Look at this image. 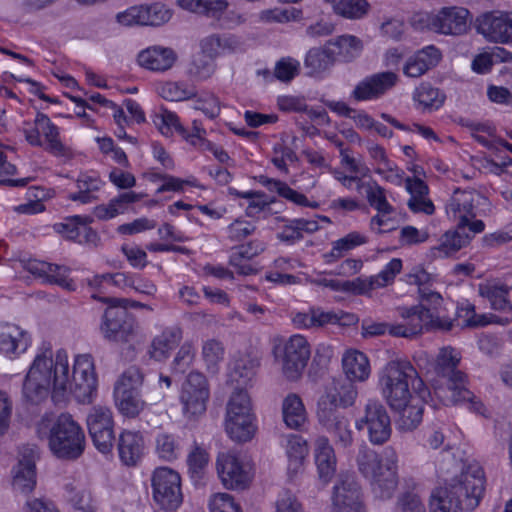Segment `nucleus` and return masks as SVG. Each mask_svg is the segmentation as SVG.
<instances>
[{"label": "nucleus", "instance_id": "f257e3e1", "mask_svg": "<svg viewBox=\"0 0 512 512\" xmlns=\"http://www.w3.org/2000/svg\"><path fill=\"white\" fill-rule=\"evenodd\" d=\"M68 357L59 350L53 359L51 348L37 354L24 378L23 398L31 404H40L51 393L55 402L64 400L68 386Z\"/></svg>", "mask_w": 512, "mask_h": 512}, {"label": "nucleus", "instance_id": "f03ea898", "mask_svg": "<svg viewBox=\"0 0 512 512\" xmlns=\"http://www.w3.org/2000/svg\"><path fill=\"white\" fill-rule=\"evenodd\" d=\"M460 353L450 346L440 349L435 363L437 378L433 382V395L445 406L467 402L475 412H481L482 403L466 387L467 376L458 365Z\"/></svg>", "mask_w": 512, "mask_h": 512}, {"label": "nucleus", "instance_id": "7ed1b4c3", "mask_svg": "<svg viewBox=\"0 0 512 512\" xmlns=\"http://www.w3.org/2000/svg\"><path fill=\"white\" fill-rule=\"evenodd\" d=\"M360 473L370 480L373 492L382 499L390 498L398 485V455L388 446L381 457L372 449L361 446L356 458Z\"/></svg>", "mask_w": 512, "mask_h": 512}, {"label": "nucleus", "instance_id": "20e7f679", "mask_svg": "<svg viewBox=\"0 0 512 512\" xmlns=\"http://www.w3.org/2000/svg\"><path fill=\"white\" fill-rule=\"evenodd\" d=\"M48 444L51 452L57 458L75 460L85 450V433L70 414L62 413L50 429Z\"/></svg>", "mask_w": 512, "mask_h": 512}, {"label": "nucleus", "instance_id": "39448f33", "mask_svg": "<svg viewBox=\"0 0 512 512\" xmlns=\"http://www.w3.org/2000/svg\"><path fill=\"white\" fill-rule=\"evenodd\" d=\"M411 377H415V368L408 361H391L382 369L379 387L390 408H400L409 403Z\"/></svg>", "mask_w": 512, "mask_h": 512}, {"label": "nucleus", "instance_id": "423d86ee", "mask_svg": "<svg viewBox=\"0 0 512 512\" xmlns=\"http://www.w3.org/2000/svg\"><path fill=\"white\" fill-rule=\"evenodd\" d=\"M445 489L466 512L473 511L480 503L485 491V477L478 463L465 465L461 473L447 483Z\"/></svg>", "mask_w": 512, "mask_h": 512}, {"label": "nucleus", "instance_id": "0eeeda50", "mask_svg": "<svg viewBox=\"0 0 512 512\" xmlns=\"http://www.w3.org/2000/svg\"><path fill=\"white\" fill-rule=\"evenodd\" d=\"M273 351L281 364L284 377L290 381L298 380L311 355L307 339L299 334L292 335L283 344L275 346Z\"/></svg>", "mask_w": 512, "mask_h": 512}, {"label": "nucleus", "instance_id": "6e6552de", "mask_svg": "<svg viewBox=\"0 0 512 512\" xmlns=\"http://www.w3.org/2000/svg\"><path fill=\"white\" fill-rule=\"evenodd\" d=\"M101 332L110 342L132 343L138 337V325L125 306L111 303L102 317Z\"/></svg>", "mask_w": 512, "mask_h": 512}, {"label": "nucleus", "instance_id": "1a4fd4ad", "mask_svg": "<svg viewBox=\"0 0 512 512\" xmlns=\"http://www.w3.org/2000/svg\"><path fill=\"white\" fill-rule=\"evenodd\" d=\"M24 135L30 145L43 147L54 156H65L68 152L61 140L60 129L42 112L36 114L34 128L25 129Z\"/></svg>", "mask_w": 512, "mask_h": 512}, {"label": "nucleus", "instance_id": "9d476101", "mask_svg": "<svg viewBox=\"0 0 512 512\" xmlns=\"http://www.w3.org/2000/svg\"><path fill=\"white\" fill-rule=\"evenodd\" d=\"M67 393L79 403H90L97 390V378L91 355L83 354L75 358L72 379L68 376Z\"/></svg>", "mask_w": 512, "mask_h": 512}, {"label": "nucleus", "instance_id": "9b49d317", "mask_svg": "<svg viewBox=\"0 0 512 512\" xmlns=\"http://www.w3.org/2000/svg\"><path fill=\"white\" fill-rule=\"evenodd\" d=\"M88 433L95 448L103 453H110L115 441L113 413L110 408L93 406L86 417Z\"/></svg>", "mask_w": 512, "mask_h": 512}, {"label": "nucleus", "instance_id": "f8f14e48", "mask_svg": "<svg viewBox=\"0 0 512 512\" xmlns=\"http://www.w3.org/2000/svg\"><path fill=\"white\" fill-rule=\"evenodd\" d=\"M209 395L206 377L200 372H190L183 382L180 392L183 414L187 418H193L205 413Z\"/></svg>", "mask_w": 512, "mask_h": 512}, {"label": "nucleus", "instance_id": "ddd939ff", "mask_svg": "<svg viewBox=\"0 0 512 512\" xmlns=\"http://www.w3.org/2000/svg\"><path fill=\"white\" fill-rule=\"evenodd\" d=\"M153 498L163 509H176L182 503L180 475L167 467L157 468L152 476Z\"/></svg>", "mask_w": 512, "mask_h": 512}, {"label": "nucleus", "instance_id": "4468645a", "mask_svg": "<svg viewBox=\"0 0 512 512\" xmlns=\"http://www.w3.org/2000/svg\"><path fill=\"white\" fill-rule=\"evenodd\" d=\"M358 430L367 428L369 440L373 444H383L391 436V422L386 408L378 401L369 400L365 405L364 416L356 421Z\"/></svg>", "mask_w": 512, "mask_h": 512}, {"label": "nucleus", "instance_id": "2eb2a0df", "mask_svg": "<svg viewBox=\"0 0 512 512\" xmlns=\"http://www.w3.org/2000/svg\"><path fill=\"white\" fill-rule=\"evenodd\" d=\"M216 469L222 484L227 489L243 490L248 487L252 479L249 467L232 452L218 454Z\"/></svg>", "mask_w": 512, "mask_h": 512}, {"label": "nucleus", "instance_id": "dca6fc26", "mask_svg": "<svg viewBox=\"0 0 512 512\" xmlns=\"http://www.w3.org/2000/svg\"><path fill=\"white\" fill-rule=\"evenodd\" d=\"M39 449L36 445L26 444L19 449L18 462L13 468L12 485L16 491L30 493L36 486V461Z\"/></svg>", "mask_w": 512, "mask_h": 512}, {"label": "nucleus", "instance_id": "f3484780", "mask_svg": "<svg viewBox=\"0 0 512 512\" xmlns=\"http://www.w3.org/2000/svg\"><path fill=\"white\" fill-rule=\"evenodd\" d=\"M477 30L488 41L512 43V12L491 11L477 18Z\"/></svg>", "mask_w": 512, "mask_h": 512}, {"label": "nucleus", "instance_id": "a211bd4d", "mask_svg": "<svg viewBox=\"0 0 512 512\" xmlns=\"http://www.w3.org/2000/svg\"><path fill=\"white\" fill-rule=\"evenodd\" d=\"M334 512H365L360 486L351 475H339L332 493Z\"/></svg>", "mask_w": 512, "mask_h": 512}, {"label": "nucleus", "instance_id": "6ab92c4d", "mask_svg": "<svg viewBox=\"0 0 512 512\" xmlns=\"http://www.w3.org/2000/svg\"><path fill=\"white\" fill-rule=\"evenodd\" d=\"M470 12L463 7H444L437 14L427 16V25L433 31L446 35H462L468 29Z\"/></svg>", "mask_w": 512, "mask_h": 512}, {"label": "nucleus", "instance_id": "aec40b11", "mask_svg": "<svg viewBox=\"0 0 512 512\" xmlns=\"http://www.w3.org/2000/svg\"><path fill=\"white\" fill-rule=\"evenodd\" d=\"M484 198L474 190L456 189L446 205L447 214L458 221L459 229H465L469 220L476 217V207Z\"/></svg>", "mask_w": 512, "mask_h": 512}, {"label": "nucleus", "instance_id": "412c9836", "mask_svg": "<svg viewBox=\"0 0 512 512\" xmlns=\"http://www.w3.org/2000/svg\"><path fill=\"white\" fill-rule=\"evenodd\" d=\"M349 378L333 379L325 393L319 398L317 409L338 410V407H349L358 395L357 388Z\"/></svg>", "mask_w": 512, "mask_h": 512}, {"label": "nucleus", "instance_id": "4be33fe9", "mask_svg": "<svg viewBox=\"0 0 512 512\" xmlns=\"http://www.w3.org/2000/svg\"><path fill=\"white\" fill-rule=\"evenodd\" d=\"M319 423L332 435L336 445L346 449L353 444L349 419L338 410L317 409Z\"/></svg>", "mask_w": 512, "mask_h": 512}, {"label": "nucleus", "instance_id": "5701e85b", "mask_svg": "<svg viewBox=\"0 0 512 512\" xmlns=\"http://www.w3.org/2000/svg\"><path fill=\"white\" fill-rule=\"evenodd\" d=\"M398 76L391 71L364 78L354 88L352 97L357 101L377 99L396 85Z\"/></svg>", "mask_w": 512, "mask_h": 512}, {"label": "nucleus", "instance_id": "b1692460", "mask_svg": "<svg viewBox=\"0 0 512 512\" xmlns=\"http://www.w3.org/2000/svg\"><path fill=\"white\" fill-rule=\"evenodd\" d=\"M31 339L27 331L18 325L8 322L0 323V352L14 358L25 352Z\"/></svg>", "mask_w": 512, "mask_h": 512}, {"label": "nucleus", "instance_id": "393cba45", "mask_svg": "<svg viewBox=\"0 0 512 512\" xmlns=\"http://www.w3.org/2000/svg\"><path fill=\"white\" fill-rule=\"evenodd\" d=\"M177 55L173 49L162 46H152L142 50L137 57L139 65L151 71H166L176 61Z\"/></svg>", "mask_w": 512, "mask_h": 512}, {"label": "nucleus", "instance_id": "a878e982", "mask_svg": "<svg viewBox=\"0 0 512 512\" xmlns=\"http://www.w3.org/2000/svg\"><path fill=\"white\" fill-rule=\"evenodd\" d=\"M315 464L320 480L327 484L336 472V456L327 437H318L315 441Z\"/></svg>", "mask_w": 512, "mask_h": 512}, {"label": "nucleus", "instance_id": "bb28decb", "mask_svg": "<svg viewBox=\"0 0 512 512\" xmlns=\"http://www.w3.org/2000/svg\"><path fill=\"white\" fill-rule=\"evenodd\" d=\"M441 59L440 51L434 46H427L411 56L403 67L408 77L417 78L435 67Z\"/></svg>", "mask_w": 512, "mask_h": 512}, {"label": "nucleus", "instance_id": "cd10ccee", "mask_svg": "<svg viewBox=\"0 0 512 512\" xmlns=\"http://www.w3.org/2000/svg\"><path fill=\"white\" fill-rule=\"evenodd\" d=\"M120 460L127 466L135 465L143 455L144 440L139 432L124 430L117 442Z\"/></svg>", "mask_w": 512, "mask_h": 512}, {"label": "nucleus", "instance_id": "c85d7f7f", "mask_svg": "<svg viewBox=\"0 0 512 512\" xmlns=\"http://www.w3.org/2000/svg\"><path fill=\"white\" fill-rule=\"evenodd\" d=\"M511 287L500 282H488L480 284L479 295L490 302L493 310L512 313V303L509 300Z\"/></svg>", "mask_w": 512, "mask_h": 512}, {"label": "nucleus", "instance_id": "c756f323", "mask_svg": "<svg viewBox=\"0 0 512 512\" xmlns=\"http://www.w3.org/2000/svg\"><path fill=\"white\" fill-rule=\"evenodd\" d=\"M327 45L335 62H351L360 55L363 48L361 41L352 35L339 36L328 41Z\"/></svg>", "mask_w": 512, "mask_h": 512}, {"label": "nucleus", "instance_id": "7c9ffc66", "mask_svg": "<svg viewBox=\"0 0 512 512\" xmlns=\"http://www.w3.org/2000/svg\"><path fill=\"white\" fill-rule=\"evenodd\" d=\"M342 367L347 378L363 382L370 376L367 356L358 350H348L342 357Z\"/></svg>", "mask_w": 512, "mask_h": 512}, {"label": "nucleus", "instance_id": "2f4dec72", "mask_svg": "<svg viewBox=\"0 0 512 512\" xmlns=\"http://www.w3.org/2000/svg\"><path fill=\"white\" fill-rule=\"evenodd\" d=\"M183 10L220 20L228 11L227 0H177Z\"/></svg>", "mask_w": 512, "mask_h": 512}, {"label": "nucleus", "instance_id": "473e14b6", "mask_svg": "<svg viewBox=\"0 0 512 512\" xmlns=\"http://www.w3.org/2000/svg\"><path fill=\"white\" fill-rule=\"evenodd\" d=\"M282 416L286 426L298 430L307 421V412L299 395L290 393L282 402Z\"/></svg>", "mask_w": 512, "mask_h": 512}, {"label": "nucleus", "instance_id": "72a5a7b5", "mask_svg": "<svg viewBox=\"0 0 512 512\" xmlns=\"http://www.w3.org/2000/svg\"><path fill=\"white\" fill-rule=\"evenodd\" d=\"M464 229H457L454 231H447L440 238V243L438 246L433 247L431 249V253L435 258H445L449 257L456 252H458L461 248L465 247L469 244L471 237L464 233Z\"/></svg>", "mask_w": 512, "mask_h": 512}, {"label": "nucleus", "instance_id": "f704fd0d", "mask_svg": "<svg viewBox=\"0 0 512 512\" xmlns=\"http://www.w3.org/2000/svg\"><path fill=\"white\" fill-rule=\"evenodd\" d=\"M199 46L204 53L216 58L221 54L235 52L240 42L234 35L211 34L201 39Z\"/></svg>", "mask_w": 512, "mask_h": 512}, {"label": "nucleus", "instance_id": "c9c22d12", "mask_svg": "<svg viewBox=\"0 0 512 512\" xmlns=\"http://www.w3.org/2000/svg\"><path fill=\"white\" fill-rule=\"evenodd\" d=\"M401 269V259L393 258L377 275L366 279L362 278L363 285H361V294L393 283L396 275L401 272Z\"/></svg>", "mask_w": 512, "mask_h": 512}, {"label": "nucleus", "instance_id": "e433bc0d", "mask_svg": "<svg viewBox=\"0 0 512 512\" xmlns=\"http://www.w3.org/2000/svg\"><path fill=\"white\" fill-rule=\"evenodd\" d=\"M400 315L412 337L417 336L426 330L427 318L431 317L429 307L424 304H419L410 308H402Z\"/></svg>", "mask_w": 512, "mask_h": 512}, {"label": "nucleus", "instance_id": "4c0bfd02", "mask_svg": "<svg viewBox=\"0 0 512 512\" xmlns=\"http://www.w3.org/2000/svg\"><path fill=\"white\" fill-rule=\"evenodd\" d=\"M181 337V330L179 328L164 330L153 340L149 350L150 357L157 361L167 358L169 351L180 342Z\"/></svg>", "mask_w": 512, "mask_h": 512}, {"label": "nucleus", "instance_id": "58836bf2", "mask_svg": "<svg viewBox=\"0 0 512 512\" xmlns=\"http://www.w3.org/2000/svg\"><path fill=\"white\" fill-rule=\"evenodd\" d=\"M114 397L119 411L128 417H135L144 407L139 391L115 390Z\"/></svg>", "mask_w": 512, "mask_h": 512}, {"label": "nucleus", "instance_id": "ea45409f", "mask_svg": "<svg viewBox=\"0 0 512 512\" xmlns=\"http://www.w3.org/2000/svg\"><path fill=\"white\" fill-rule=\"evenodd\" d=\"M329 50L326 44L324 48H312L307 52L304 64L310 70L309 74H319L333 66L335 61Z\"/></svg>", "mask_w": 512, "mask_h": 512}, {"label": "nucleus", "instance_id": "a19ab883", "mask_svg": "<svg viewBox=\"0 0 512 512\" xmlns=\"http://www.w3.org/2000/svg\"><path fill=\"white\" fill-rule=\"evenodd\" d=\"M226 432L236 442H247L255 434L254 417L225 419Z\"/></svg>", "mask_w": 512, "mask_h": 512}, {"label": "nucleus", "instance_id": "79ce46f5", "mask_svg": "<svg viewBox=\"0 0 512 512\" xmlns=\"http://www.w3.org/2000/svg\"><path fill=\"white\" fill-rule=\"evenodd\" d=\"M254 417L250 397L246 391H235L227 404L226 419Z\"/></svg>", "mask_w": 512, "mask_h": 512}, {"label": "nucleus", "instance_id": "37998d69", "mask_svg": "<svg viewBox=\"0 0 512 512\" xmlns=\"http://www.w3.org/2000/svg\"><path fill=\"white\" fill-rule=\"evenodd\" d=\"M362 189L365 191L369 205L376 209L378 213L386 215L393 212L394 209L386 198V190L376 181L365 182Z\"/></svg>", "mask_w": 512, "mask_h": 512}, {"label": "nucleus", "instance_id": "c03bdc74", "mask_svg": "<svg viewBox=\"0 0 512 512\" xmlns=\"http://www.w3.org/2000/svg\"><path fill=\"white\" fill-rule=\"evenodd\" d=\"M399 412V418L396 421L398 429L402 431L414 430L422 421L423 407L419 404L405 403L403 407L391 408Z\"/></svg>", "mask_w": 512, "mask_h": 512}, {"label": "nucleus", "instance_id": "a18cd8bd", "mask_svg": "<svg viewBox=\"0 0 512 512\" xmlns=\"http://www.w3.org/2000/svg\"><path fill=\"white\" fill-rule=\"evenodd\" d=\"M209 462V454L207 451L194 443L193 449L187 457L188 472L191 479L198 483L205 474Z\"/></svg>", "mask_w": 512, "mask_h": 512}, {"label": "nucleus", "instance_id": "49530a36", "mask_svg": "<svg viewBox=\"0 0 512 512\" xmlns=\"http://www.w3.org/2000/svg\"><path fill=\"white\" fill-rule=\"evenodd\" d=\"M214 60V57L204 53L200 49V52L193 56L191 63L189 64V75L197 80H206L210 78L216 70Z\"/></svg>", "mask_w": 512, "mask_h": 512}, {"label": "nucleus", "instance_id": "de8ad7c7", "mask_svg": "<svg viewBox=\"0 0 512 512\" xmlns=\"http://www.w3.org/2000/svg\"><path fill=\"white\" fill-rule=\"evenodd\" d=\"M144 26H160L167 23L173 12L165 4L155 2L141 5Z\"/></svg>", "mask_w": 512, "mask_h": 512}, {"label": "nucleus", "instance_id": "09e8293b", "mask_svg": "<svg viewBox=\"0 0 512 512\" xmlns=\"http://www.w3.org/2000/svg\"><path fill=\"white\" fill-rule=\"evenodd\" d=\"M414 99L425 109H438L445 100V95L429 83H422L415 91Z\"/></svg>", "mask_w": 512, "mask_h": 512}, {"label": "nucleus", "instance_id": "8fccbe9b", "mask_svg": "<svg viewBox=\"0 0 512 512\" xmlns=\"http://www.w3.org/2000/svg\"><path fill=\"white\" fill-rule=\"evenodd\" d=\"M365 242L366 238L358 232H351L347 234L345 237L335 241L331 251L324 255L326 262L329 263L343 257L345 252L355 248L356 246L364 244Z\"/></svg>", "mask_w": 512, "mask_h": 512}, {"label": "nucleus", "instance_id": "3c124183", "mask_svg": "<svg viewBox=\"0 0 512 512\" xmlns=\"http://www.w3.org/2000/svg\"><path fill=\"white\" fill-rule=\"evenodd\" d=\"M444 488L436 489L430 499L431 512H458L463 511L462 506Z\"/></svg>", "mask_w": 512, "mask_h": 512}, {"label": "nucleus", "instance_id": "603ef678", "mask_svg": "<svg viewBox=\"0 0 512 512\" xmlns=\"http://www.w3.org/2000/svg\"><path fill=\"white\" fill-rule=\"evenodd\" d=\"M259 362L248 355L241 356L235 360L233 365L232 377L240 384L247 385L255 375Z\"/></svg>", "mask_w": 512, "mask_h": 512}, {"label": "nucleus", "instance_id": "864d4df0", "mask_svg": "<svg viewBox=\"0 0 512 512\" xmlns=\"http://www.w3.org/2000/svg\"><path fill=\"white\" fill-rule=\"evenodd\" d=\"M159 93L169 101H184L196 96L195 88L183 82H167L160 87Z\"/></svg>", "mask_w": 512, "mask_h": 512}, {"label": "nucleus", "instance_id": "5fc2aeb1", "mask_svg": "<svg viewBox=\"0 0 512 512\" xmlns=\"http://www.w3.org/2000/svg\"><path fill=\"white\" fill-rule=\"evenodd\" d=\"M156 452L165 461H173L178 457L179 444L174 435L160 433L156 437Z\"/></svg>", "mask_w": 512, "mask_h": 512}, {"label": "nucleus", "instance_id": "6e6d98bb", "mask_svg": "<svg viewBox=\"0 0 512 512\" xmlns=\"http://www.w3.org/2000/svg\"><path fill=\"white\" fill-rule=\"evenodd\" d=\"M155 124L164 136H171L173 131L186 137V129L180 124L178 116L168 110H164L156 117Z\"/></svg>", "mask_w": 512, "mask_h": 512}, {"label": "nucleus", "instance_id": "4d7b16f0", "mask_svg": "<svg viewBox=\"0 0 512 512\" xmlns=\"http://www.w3.org/2000/svg\"><path fill=\"white\" fill-rule=\"evenodd\" d=\"M16 172V166L7 160V156L3 151H0V185L8 187H24L30 182V178H9V176L15 175Z\"/></svg>", "mask_w": 512, "mask_h": 512}, {"label": "nucleus", "instance_id": "13d9d810", "mask_svg": "<svg viewBox=\"0 0 512 512\" xmlns=\"http://www.w3.org/2000/svg\"><path fill=\"white\" fill-rule=\"evenodd\" d=\"M144 382V374L140 368L131 366L126 369L117 380L115 390L139 391Z\"/></svg>", "mask_w": 512, "mask_h": 512}, {"label": "nucleus", "instance_id": "bf43d9fd", "mask_svg": "<svg viewBox=\"0 0 512 512\" xmlns=\"http://www.w3.org/2000/svg\"><path fill=\"white\" fill-rule=\"evenodd\" d=\"M315 329L323 328L330 324H347L353 320V315L343 312L324 311L321 308H313Z\"/></svg>", "mask_w": 512, "mask_h": 512}, {"label": "nucleus", "instance_id": "052dcab7", "mask_svg": "<svg viewBox=\"0 0 512 512\" xmlns=\"http://www.w3.org/2000/svg\"><path fill=\"white\" fill-rule=\"evenodd\" d=\"M171 383L172 380L167 375L161 373L152 375L147 386L151 400L154 402L163 400L171 387Z\"/></svg>", "mask_w": 512, "mask_h": 512}, {"label": "nucleus", "instance_id": "680f3d73", "mask_svg": "<svg viewBox=\"0 0 512 512\" xmlns=\"http://www.w3.org/2000/svg\"><path fill=\"white\" fill-rule=\"evenodd\" d=\"M314 282L319 286L328 287L333 291H342L352 294H361V285H363L361 277L345 281L321 278Z\"/></svg>", "mask_w": 512, "mask_h": 512}, {"label": "nucleus", "instance_id": "e2e57ef3", "mask_svg": "<svg viewBox=\"0 0 512 512\" xmlns=\"http://www.w3.org/2000/svg\"><path fill=\"white\" fill-rule=\"evenodd\" d=\"M381 118L399 130L408 131V132H417L422 137H424L425 139H428V140H431V139L435 140V141L439 140L436 133L428 126H424V125H421L418 123H413L412 125H406V124L401 123L396 118H394L393 116H391L390 114H387V113H382Z\"/></svg>", "mask_w": 512, "mask_h": 512}, {"label": "nucleus", "instance_id": "0e129e2a", "mask_svg": "<svg viewBox=\"0 0 512 512\" xmlns=\"http://www.w3.org/2000/svg\"><path fill=\"white\" fill-rule=\"evenodd\" d=\"M66 491L68 492V499L72 503V505L83 512H95L96 505L90 495V493L86 491H78L71 485H66Z\"/></svg>", "mask_w": 512, "mask_h": 512}, {"label": "nucleus", "instance_id": "69168bd1", "mask_svg": "<svg viewBox=\"0 0 512 512\" xmlns=\"http://www.w3.org/2000/svg\"><path fill=\"white\" fill-rule=\"evenodd\" d=\"M84 219L85 217L76 215L66 219L65 222L56 223L54 225V229L57 233L61 234L66 239L77 242L80 235L79 230L80 227H82Z\"/></svg>", "mask_w": 512, "mask_h": 512}, {"label": "nucleus", "instance_id": "338daca9", "mask_svg": "<svg viewBox=\"0 0 512 512\" xmlns=\"http://www.w3.org/2000/svg\"><path fill=\"white\" fill-rule=\"evenodd\" d=\"M307 454V442L299 435H291L287 443V455L290 460L299 465Z\"/></svg>", "mask_w": 512, "mask_h": 512}, {"label": "nucleus", "instance_id": "774afa93", "mask_svg": "<svg viewBox=\"0 0 512 512\" xmlns=\"http://www.w3.org/2000/svg\"><path fill=\"white\" fill-rule=\"evenodd\" d=\"M396 512H426V509L419 495L407 492L398 498Z\"/></svg>", "mask_w": 512, "mask_h": 512}]
</instances>
